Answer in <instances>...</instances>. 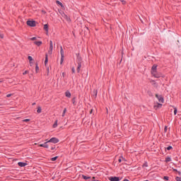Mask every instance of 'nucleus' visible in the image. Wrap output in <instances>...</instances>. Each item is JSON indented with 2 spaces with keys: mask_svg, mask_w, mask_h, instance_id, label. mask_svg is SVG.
<instances>
[{
  "mask_svg": "<svg viewBox=\"0 0 181 181\" xmlns=\"http://www.w3.org/2000/svg\"><path fill=\"white\" fill-rule=\"evenodd\" d=\"M41 112H42L41 107H39L37 109V113H41Z\"/></svg>",
  "mask_w": 181,
  "mask_h": 181,
  "instance_id": "412c9836",
  "label": "nucleus"
},
{
  "mask_svg": "<svg viewBox=\"0 0 181 181\" xmlns=\"http://www.w3.org/2000/svg\"><path fill=\"white\" fill-rule=\"evenodd\" d=\"M172 148H173L172 146H168V147H167V150H168V151H170V150H172Z\"/></svg>",
  "mask_w": 181,
  "mask_h": 181,
  "instance_id": "72a5a7b5",
  "label": "nucleus"
},
{
  "mask_svg": "<svg viewBox=\"0 0 181 181\" xmlns=\"http://www.w3.org/2000/svg\"><path fill=\"white\" fill-rule=\"evenodd\" d=\"M109 180L110 181H119V177H110Z\"/></svg>",
  "mask_w": 181,
  "mask_h": 181,
  "instance_id": "0eeeda50",
  "label": "nucleus"
},
{
  "mask_svg": "<svg viewBox=\"0 0 181 181\" xmlns=\"http://www.w3.org/2000/svg\"><path fill=\"white\" fill-rule=\"evenodd\" d=\"M33 44H35L36 46L40 47L42 45V42L41 41H35V42H33Z\"/></svg>",
  "mask_w": 181,
  "mask_h": 181,
  "instance_id": "9d476101",
  "label": "nucleus"
},
{
  "mask_svg": "<svg viewBox=\"0 0 181 181\" xmlns=\"http://www.w3.org/2000/svg\"><path fill=\"white\" fill-rule=\"evenodd\" d=\"M151 75L153 76H154V78H159L162 77V74L157 73V71L156 72H151Z\"/></svg>",
  "mask_w": 181,
  "mask_h": 181,
  "instance_id": "7ed1b4c3",
  "label": "nucleus"
},
{
  "mask_svg": "<svg viewBox=\"0 0 181 181\" xmlns=\"http://www.w3.org/2000/svg\"><path fill=\"white\" fill-rule=\"evenodd\" d=\"M27 25L30 26V27H35L36 25V22L28 21H27Z\"/></svg>",
  "mask_w": 181,
  "mask_h": 181,
  "instance_id": "39448f33",
  "label": "nucleus"
},
{
  "mask_svg": "<svg viewBox=\"0 0 181 181\" xmlns=\"http://www.w3.org/2000/svg\"><path fill=\"white\" fill-rule=\"evenodd\" d=\"M81 68V59H78V66L76 67V72L80 73V69Z\"/></svg>",
  "mask_w": 181,
  "mask_h": 181,
  "instance_id": "20e7f679",
  "label": "nucleus"
},
{
  "mask_svg": "<svg viewBox=\"0 0 181 181\" xmlns=\"http://www.w3.org/2000/svg\"><path fill=\"white\" fill-rule=\"evenodd\" d=\"M153 86H154V87H158L157 83H156L154 81H153Z\"/></svg>",
  "mask_w": 181,
  "mask_h": 181,
  "instance_id": "c85d7f7f",
  "label": "nucleus"
},
{
  "mask_svg": "<svg viewBox=\"0 0 181 181\" xmlns=\"http://www.w3.org/2000/svg\"><path fill=\"white\" fill-rule=\"evenodd\" d=\"M39 70L38 66L35 65V73H37Z\"/></svg>",
  "mask_w": 181,
  "mask_h": 181,
  "instance_id": "cd10ccee",
  "label": "nucleus"
},
{
  "mask_svg": "<svg viewBox=\"0 0 181 181\" xmlns=\"http://www.w3.org/2000/svg\"><path fill=\"white\" fill-rule=\"evenodd\" d=\"M59 142V140L57 138H52L51 139L47 141V142H45V144H47L48 143H52V144H57Z\"/></svg>",
  "mask_w": 181,
  "mask_h": 181,
  "instance_id": "f03ea898",
  "label": "nucleus"
},
{
  "mask_svg": "<svg viewBox=\"0 0 181 181\" xmlns=\"http://www.w3.org/2000/svg\"><path fill=\"white\" fill-rule=\"evenodd\" d=\"M175 180L176 181H181V177H176Z\"/></svg>",
  "mask_w": 181,
  "mask_h": 181,
  "instance_id": "bb28decb",
  "label": "nucleus"
},
{
  "mask_svg": "<svg viewBox=\"0 0 181 181\" xmlns=\"http://www.w3.org/2000/svg\"><path fill=\"white\" fill-rule=\"evenodd\" d=\"M93 113V110H90V114Z\"/></svg>",
  "mask_w": 181,
  "mask_h": 181,
  "instance_id": "de8ad7c7",
  "label": "nucleus"
},
{
  "mask_svg": "<svg viewBox=\"0 0 181 181\" xmlns=\"http://www.w3.org/2000/svg\"><path fill=\"white\" fill-rule=\"evenodd\" d=\"M71 73L76 74V69L74 67L71 68Z\"/></svg>",
  "mask_w": 181,
  "mask_h": 181,
  "instance_id": "4be33fe9",
  "label": "nucleus"
},
{
  "mask_svg": "<svg viewBox=\"0 0 181 181\" xmlns=\"http://www.w3.org/2000/svg\"><path fill=\"white\" fill-rule=\"evenodd\" d=\"M58 121L55 120L54 124H53V128H57Z\"/></svg>",
  "mask_w": 181,
  "mask_h": 181,
  "instance_id": "aec40b11",
  "label": "nucleus"
},
{
  "mask_svg": "<svg viewBox=\"0 0 181 181\" xmlns=\"http://www.w3.org/2000/svg\"><path fill=\"white\" fill-rule=\"evenodd\" d=\"M151 72H157V66L153 65V66H151Z\"/></svg>",
  "mask_w": 181,
  "mask_h": 181,
  "instance_id": "6e6552de",
  "label": "nucleus"
},
{
  "mask_svg": "<svg viewBox=\"0 0 181 181\" xmlns=\"http://www.w3.org/2000/svg\"><path fill=\"white\" fill-rule=\"evenodd\" d=\"M28 74V71H25V72L23 73V75H26Z\"/></svg>",
  "mask_w": 181,
  "mask_h": 181,
  "instance_id": "4c0bfd02",
  "label": "nucleus"
},
{
  "mask_svg": "<svg viewBox=\"0 0 181 181\" xmlns=\"http://www.w3.org/2000/svg\"><path fill=\"white\" fill-rule=\"evenodd\" d=\"M83 179H84L85 180H89L90 177L86 176L84 175H82Z\"/></svg>",
  "mask_w": 181,
  "mask_h": 181,
  "instance_id": "f3484780",
  "label": "nucleus"
},
{
  "mask_svg": "<svg viewBox=\"0 0 181 181\" xmlns=\"http://www.w3.org/2000/svg\"><path fill=\"white\" fill-rule=\"evenodd\" d=\"M63 17H64V18L66 19V21H69V18H68V16H66V14H63Z\"/></svg>",
  "mask_w": 181,
  "mask_h": 181,
  "instance_id": "b1692460",
  "label": "nucleus"
},
{
  "mask_svg": "<svg viewBox=\"0 0 181 181\" xmlns=\"http://www.w3.org/2000/svg\"><path fill=\"white\" fill-rule=\"evenodd\" d=\"M43 29L45 30V32H48V25L45 24L43 27Z\"/></svg>",
  "mask_w": 181,
  "mask_h": 181,
  "instance_id": "2eb2a0df",
  "label": "nucleus"
},
{
  "mask_svg": "<svg viewBox=\"0 0 181 181\" xmlns=\"http://www.w3.org/2000/svg\"><path fill=\"white\" fill-rule=\"evenodd\" d=\"M66 108H64V110H63V114L62 115V117H64V115H66Z\"/></svg>",
  "mask_w": 181,
  "mask_h": 181,
  "instance_id": "6ab92c4d",
  "label": "nucleus"
},
{
  "mask_svg": "<svg viewBox=\"0 0 181 181\" xmlns=\"http://www.w3.org/2000/svg\"><path fill=\"white\" fill-rule=\"evenodd\" d=\"M93 94L95 95V97H96L98 92L96 90H93Z\"/></svg>",
  "mask_w": 181,
  "mask_h": 181,
  "instance_id": "f704fd0d",
  "label": "nucleus"
},
{
  "mask_svg": "<svg viewBox=\"0 0 181 181\" xmlns=\"http://www.w3.org/2000/svg\"><path fill=\"white\" fill-rule=\"evenodd\" d=\"M122 160L121 158L118 159V163H121Z\"/></svg>",
  "mask_w": 181,
  "mask_h": 181,
  "instance_id": "c03bdc74",
  "label": "nucleus"
},
{
  "mask_svg": "<svg viewBox=\"0 0 181 181\" xmlns=\"http://www.w3.org/2000/svg\"><path fill=\"white\" fill-rule=\"evenodd\" d=\"M51 149H52V150H54V147H52V148H51Z\"/></svg>",
  "mask_w": 181,
  "mask_h": 181,
  "instance_id": "8fccbe9b",
  "label": "nucleus"
},
{
  "mask_svg": "<svg viewBox=\"0 0 181 181\" xmlns=\"http://www.w3.org/2000/svg\"><path fill=\"white\" fill-rule=\"evenodd\" d=\"M23 122H30V119H26L25 120H23Z\"/></svg>",
  "mask_w": 181,
  "mask_h": 181,
  "instance_id": "c9c22d12",
  "label": "nucleus"
},
{
  "mask_svg": "<svg viewBox=\"0 0 181 181\" xmlns=\"http://www.w3.org/2000/svg\"><path fill=\"white\" fill-rule=\"evenodd\" d=\"M47 63H48V56L45 54V65H47Z\"/></svg>",
  "mask_w": 181,
  "mask_h": 181,
  "instance_id": "dca6fc26",
  "label": "nucleus"
},
{
  "mask_svg": "<svg viewBox=\"0 0 181 181\" xmlns=\"http://www.w3.org/2000/svg\"><path fill=\"white\" fill-rule=\"evenodd\" d=\"M37 40L36 37H33L32 38H30V40L31 41H35Z\"/></svg>",
  "mask_w": 181,
  "mask_h": 181,
  "instance_id": "393cba45",
  "label": "nucleus"
},
{
  "mask_svg": "<svg viewBox=\"0 0 181 181\" xmlns=\"http://www.w3.org/2000/svg\"><path fill=\"white\" fill-rule=\"evenodd\" d=\"M179 174H180V175L181 174L180 172H179Z\"/></svg>",
  "mask_w": 181,
  "mask_h": 181,
  "instance_id": "3c124183",
  "label": "nucleus"
},
{
  "mask_svg": "<svg viewBox=\"0 0 181 181\" xmlns=\"http://www.w3.org/2000/svg\"><path fill=\"white\" fill-rule=\"evenodd\" d=\"M72 103L74 105H76V98H73Z\"/></svg>",
  "mask_w": 181,
  "mask_h": 181,
  "instance_id": "2f4dec72",
  "label": "nucleus"
},
{
  "mask_svg": "<svg viewBox=\"0 0 181 181\" xmlns=\"http://www.w3.org/2000/svg\"><path fill=\"white\" fill-rule=\"evenodd\" d=\"M60 64H62L64 60V51L63 50V47H60Z\"/></svg>",
  "mask_w": 181,
  "mask_h": 181,
  "instance_id": "f257e3e1",
  "label": "nucleus"
},
{
  "mask_svg": "<svg viewBox=\"0 0 181 181\" xmlns=\"http://www.w3.org/2000/svg\"><path fill=\"white\" fill-rule=\"evenodd\" d=\"M49 74V68L47 66V76H48Z\"/></svg>",
  "mask_w": 181,
  "mask_h": 181,
  "instance_id": "a878e982",
  "label": "nucleus"
},
{
  "mask_svg": "<svg viewBox=\"0 0 181 181\" xmlns=\"http://www.w3.org/2000/svg\"><path fill=\"white\" fill-rule=\"evenodd\" d=\"M172 160L170 158H167L166 160H165V162H170Z\"/></svg>",
  "mask_w": 181,
  "mask_h": 181,
  "instance_id": "c756f323",
  "label": "nucleus"
},
{
  "mask_svg": "<svg viewBox=\"0 0 181 181\" xmlns=\"http://www.w3.org/2000/svg\"><path fill=\"white\" fill-rule=\"evenodd\" d=\"M177 112V110L176 107H174V115H176V112Z\"/></svg>",
  "mask_w": 181,
  "mask_h": 181,
  "instance_id": "473e14b6",
  "label": "nucleus"
},
{
  "mask_svg": "<svg viewBox=\"0 0 181 181\" xmlns=\"http://www.w3.org/2000/svg\"><path fill=\"white\" fill-rule=\"evenodd\" d=\"M11 96H12V94H7V95H6V97H7V98H10V97H11Z\"/></svg>",
  "mask_w": 181,
  "mask_h": 181,
  "instance_id": "ea45409f",
  "label": "nucleus"
},
{
  "mask_svg": "<svg viewBox=\"0 0 181 181\" xmlns=\"http://www.w3.org/2000/svg\"><path fill=\"white\" fill-rule=\"evenodd\" d=\"M154 107H156V109L161 108L162 107V104L158 103V105H155Z\"/></svg>",
  "mask_w": 181,
  "mask_h": 181,
  "instance_id": "ddd939ff",
  "label": "nucleus"
},
{
  "mask_svg": "<svg viewBox=\"0 0 181 181\" xmlns=\"http://www.w3.org/2000/svg\"><path fill=\"white\" fill-rule=\"evenodd\" d=\"M57 158H58V157L56 156V157L52 158L51 160L52 161H56Z\"/></svg>",
  "mask_w": 181,
  "mask_h": 181,
  "instance_id": "5701e85b",
  "label": "nucleus"
},
{
  "mask_svg": "<svg viewBox=\"0 0 181 181\" xmlns=\"http://www.w3.org/2000/svg\"><path fill=\"white\" fill-rule=\"evenodd\" d=\"M65 75H66V74H64V72H63V73L62 74V76H63V77H64Z\"/></svg>",
  "mask_w": 181,
  "mask_h": 181,
  "instance_id": "37998d69",
  "label": "nucleus"
},
{
  "mask_svg": "<svg viewBox=\"0 0 181 181\" xmlns=\"http://www.w3.org/2000/svg\"><path fill=\"white\" fill-rule=\"evenodd\" d=\"M56 3L57 4L59 5L60 7H63V4H62L61 1H57Z\"/></svg>",
  "mask_w": 181,
  "mask_h": 181,
  "instance_id": "a211bd4d",
  "label": "nucleus"
},
{
  "mask_svg": "<svg viewBox=\"0 0 181 181\" xmlns=\"http://www.w3.org/2000/svg\"><path fill=\"white\" fill-rule=\"evenodd\" d=\"M28 60L30 61V64H32V60H33V59H32V57H28Z\"/></svg>",
  "mask_w": 181,
  "mask_h": 181,
  "instance_id": "7c9ffc66",
  "label": "nucleus"
},
{
  "mask_svg": "<svg viewBox=\"0 0 181 181\" xmlns=\"http://www.w3.org/2000/svg\"><path fill=\"white\" fill-rule=\"evenodd\" d=\"M65 97H66V98H70L71 94H70V92H69V91L65 92Z\"/></svg>",
  "mask_w": 181,
  "mask_h": 181,
  "instance_id": "9b49d317",
  "label": "nucleus"
},
{
  "mask_svg": "<svg viewBox=\"0 0 181 181\" xmlns=\"http://www.w3.org/2000/svg\"><path fill=\"white\" fill-rule=\"evenodd\" d=\"M126 1L124 0H122V4H125Z\"/></svg>",
  "mask_w": 181,
  "mask_h": 181,
  "instance_id": "a18cd8bd",
  "label": "nucleus"
},
{
  "mask_svg": "<svg viewBox=\"0 0 181 181\" xmlns=\"http://www.w3.org/2000/svg\"><path fill=\"white\" fill-rule=\"evenodd\" d=\"M52 51H53V45H49V50L48 51V53L52 54Z\"/></svg>",
  "mask_w": 181,
  "mask_h": 181,
  "instance_id": "f8f14e48",
  "label": "nucleus"
},
{
  "mask_svg": "<svg viewBox=\"0 0 181 181\" xmlns=\"http://www.w3.org/2000/svg\"><path fill=\"white\" fill-rule=\"evenodd\" d=\"M123 181H129V180H128L126 179V180H123Z\"/></svg>",
  "mask_w": 181,
  "mask_h": 181,
  "instance_id": "09e8293b",
  "label": "nucleus"
},
{
  "mask_svg": "<svg viewBox=\"0 0 181 181\" xmlns=\"http://www.w3.org/2000/svg\"><path fill=\"white\" fill-rule=\"evenodd\" d=\"M40 146L45 148H48V145L46 144H40Z\"/></svg>",
  "mask_w": 181,
  "mask_h": 181,
  "instance_id": "4468645a",
  "label": "nucleus"
},
{
  "mask_svg": "<svg viewBox=\"0 0 181 181\" xmlns=\"http://www.w3.org/2000/svg\"><path fill=\"white\" fill-rule=\"evenodd\" d=\"M156 97L157 98L158 101H159V103H163L164 102V100L163 99L162 96H160V95L156 94Z\"/></svg>",
  "mask_w": 181,
  "mask_h": 181,
  "instance_id": "423d86ee",
  "label": "nucleus"
},
{
  "mask_svg": "<svg viewBox=\"0 0 181 181\" xmlns=\"http://www.w3.org/2000/svg\"><path fill=\"white\" fill-rule=\"evenodd\" d=\"M18 166L22 168V167H25V166L28 165V163L20 162L18 163Z\"/></svg>",
  "mask_w": 181,
  "mask_h": 181,
  "instance_id": "1a4fd4ad",
  "label": "nucleus"
},
{
  "mask_svg": "<svg viewBox=\"0 0 181 181\" xmlns=\"http://www.w3.org/2000/svg\"><path fill=\"white\" fill-rule=\"evenodd\" d=\"M164 180H169V177H167V176H164Z\"/></svg>",
  "mask_w": 181,
  "mask_h": 181,
  "instance_id": "58836bf2",
  "label": "nucleus"
},
{
  "mask_svg": "<svg viewBox=\"0 0 181 181\" xmlns=\"http://www.w3.org/2000/svg\"><path fill=\"white\" fill-rule=\"evenodd\" d=\"M49 46H53V42L52 41H49Z\"/></svg>",
  "mask_w": 181,
  "mask_h": 181,
  "instance_id": "79ce46f5",
  "label": "nucleus"
},
{
  "mask_svg": "<svg viewBox=\"0 0 181 181\" xmlns=\"http://www.w3.org/2000/svg\"><path fill=\"white\" fill-rule=\"evenodd\" d=\"M167 130H168V127H165L164 128V132H167Z\"/></svg>",
  "mask_w": 181,
  "mask_h": 181,
  "instance_id": "a19ab883",
  "label": "nucleus"
},
{
  "mask_svg": "<svg viewBox=\"0 0 181 181\" xmlns=\"http://www.w3.org/2000/svg\"><path fill=\"white\" fill-rule=\"evenodd\" d=\"M36 105V103H32V105Z\"/></svg>",
  "mask_w": 181,
  "mask_h": 181,
  "instance_id": "49530a36",
  "label": "nucleus"
},
{
  "mask_svg": "<svg viewBox=\"0 0 181 181\" xmlns=\"http://www.w3.org/2000/svg\"><path fill=\"white\" fill-rule=\"evenodd\" d=\"M4 38V35L2 33H0V39H3Z\"/></svg>",
  "mask_w": 181,
  "mask_h": 181,
  "instance_id": "e433bc0d",
  "label": "nucleus"
}]
</instances>
